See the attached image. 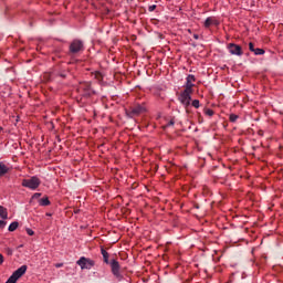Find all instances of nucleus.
Listing matches in <instances>:
<instances>
[{"label": "nucleus", "instance_id": "obj_1", "mask_svg": "<svg viewBox=\"0 0 283 283\" xmlns=\"http://www.w3.org/2000/svg\"><path fill=\"white\" fill-rule=\"evenodd\" d=\"M28 271V265H22L18 270H15L10 277L7 280L6 283H17L23 275H25V272Z\"/></svg>", "mask_w": 283, "mask_h": 283}, {"label": "nucleus", "instance_id": "obj_2", "mask_svg": "<svg viewBox=\"0 0 283 283\" xmlns=\"http://www.w3.org/2000/svg\"><path fill=\"white\" fill-rule=\"evenodd\" d=\"M96 262L90 258L82 256L80 260L76 261V265L82 269V271H90L94 269Z\"/></svg>", "mask_w": 283, "mask_h": 283}, {"label": "nucleus", "instance_id": "obj_3", "mask_svg": "<svg viewBox=\"0 0 283 283\" xmlns=\"http://www.w3.org/2000/svg\"><path fill=\"white\" fill-rule=\"evenodd\" d=\"M41 185V179L38 177H31L30 179L22 180V187H27L28 189H39V186Z\"/></svg>", "mask_w": 283, "mask_h": 283}, {"label": "nucleus", "instance_id": "obj_4", "mask_svg": "<svg viewBox=\"0 0 283 283\" xmlns=\"http://www.w3.org/2000/svg\"><path fill=\"white\" fill-rule=\"evenodd\" d=\"M193 93V91H189L185 88L184 92H181L180 96H179V101L181 104H184L185 107H189V105H191V94Z\"/></svg>", "mask_w": 283, "mask_h": 283}, {"label": "nucleus", "instance_id": "obj_5", "mask_svg": "<svg viewBox=\"0 0 283 283\" xmlns=\"http://www.w3.org/2000/svg\"><path fill=\"white\" fill-rule=\"evenodd\" d=\"M145 106L136 105L132 107L129 111H126V114L127 116H129V118H134V116H140V114H145Z\"/></svg>", "mask_w": 283, "mask_h": 283}, {"label": "nucleus", "instance_id": "obj_6", "mask_svg": "<svg viewBox=\"0 0 283 283\" xmlns=\"http://www.w3.org/2000/svg\"><path fill=\"white\" fill-rule=\"evenodd\" d=\"M83 50V41L81 40H74L70 45V52L71 54H78Z\"/></svg>", "mask_w": 283, "mask_h": 283}, {"label": "nucleus", "instance_id": "obj_7", "mask_svg": "<svg viewBox=\"0 0 283 283\" xmlns=\"http://www.w3.org/2000/svg\"><path fill=\"white\" fill-rule=\"evenodd\" d=\"M228 50L230 54H233L235 56H242V48L238 44H233V43L228 44Z\"/></svg>", "mask_w": 283, "mask_h": 283}, {"label": "nucleus", "instance_id": "obj_8", "mask_svg": "<svg viewBox=\"0 0 283 283\" xmlns=\"http://www.w3.org/2000/svg\"><path fill=\"white\" fill-rule=\"evenodd\" d=\"M111 269H112L113 275H116V277H118L120 275V264L118 263V261L112 260Z\"/></svg>", "mask_w": 283, "mask_h": 283}, {"label": "nucleus", "instance_id": "obj_9", "mask_svg": "<svg viewBox=\"0 0 283 283\" xmlns=\"http://www.w3.org/2000/svg\"><path fill=\"white\" fill-rule=\"evenodd\" d=\"M193 83H196V76L193 75H188L187 76V83H186V88L189 90L190 92H193Z\"/></svg>", "mask_w": 283, "mask_h": 283}, {"label": "nucleus", "instance_id": "obj_10", "mask_svg": "<svg viewBox=\"0 0 283 283\" xmlns=\"http://www.w3.org/2000/svg\"><path fill=\"white\" fill-rule=\"evenodd\" d=\"M211 25H220V22L216 18H207L205 21V28H211Z\"/></svg>", "mask_w": 283, "mask_h": 283}, {"label": "nucleus", "instance_id": "obj_11", "mask_svg": "<svg viewBox=\"0 0 283 283\" xmlns=\"http://www.w3.org/2000/svg\"><path fill=\"white\" fill-rule=\"evenodd\" d=\"M0 218L2 220H8V209L3 206H0Z\"/></svg>", "mask_w": 283, "mask_h": 283}, {"label": "nucleus", "instance_id": "obj_12", "mask_svg": "<svg viewBox=\"0 0 283 283\" xmlns=\"http://www.w3.org/2000/svg\"><path fill=\"white\" fill-rule=\"evenodd\" d=\"M9 171L8 166L6 164L0 163V178L1 176H6V174Z\"/></svg>", "mask_w": 283, "mask_h": 283}, {"label": "nucleus", "instance_id": "obj_13", "mask_svg": "<svg viewBox=\"0 0 283 283\" xmlns=\"http://www.w3.org/2000/svg\"><path fill=\"white\" fill-rule=\"evenodd\" d=\"M102 255H103L105 264H109V253H107L106 250L103 248H102Z\"/></svg>", "mask_w": 283, "mask_h": 283}, {"label": "nucleus", "instance_id": "obj_14", "mask_svg": "<svg viewBox=\"0 0 283 283\" xmlns=\"http://www.w3.org/2000/svg\"><path fill=\"white\" fill-rule=\"evenodd\" d=\"M78 90H85L87 95L91 94L90 92V83H84V84H81L80 88Z\"/></svg>", "mask_w": 283, "mask_h": 283}, {"label": "nucleus", "instance_id": "obj_15", "mask_svg": "<svg viewBox=\"0 0 283 283\" xmlns=\"http://www.w3.org/2000/svg\"><path fill=\"white\" fill-rule=\"evenodd\" d=\"M19 229V222L14 221L9 226V231H17Z\"/></svg>", "mask_w": 283, "mask_h": 283}, {"label": "nucleus", "instance_id": "obj_16", "mask_svg": "<svg viewBox=\"0 0 283 283\" xmlns=\"http://www.w3.org/2000/svg\"><path fill=\"white\" fill-rule=\"evenodd\" d=\"M49 205H50V199H48V198L40 199L41 207H48Z\"/></svg>", "mask_w": 283, "mask_h": 283}, {"label": "nucleus", "instance_id": "obj_17", "mask_svg": "<svg viewBox=\"0 0 283 283\" xmlns=\"http://www.w3.org/2000/svg\"><path fill=\"white\" fill-rule=\"evenodd\" d=\"M254 54L256 55V56H260V55H262V54H264V50L263 49H254Z\"/></svg>", "mask_w": 283, "mask_h": 283}, {"label": "nucleus", "instance_id": "obj_18", "mask_svg": "<svg viewBox=\"0 0 283 283\" xmlns=\"http://www.w3.org/2000/svg\"><path fill=\"white\" fill-rule=\"evenodd\" d=\"M192 107H196V109H198V107H200V101L198 99L192 101Z\"/></svg>", "mask_w": 283, "mask_h": 283}, {"label": "nucleus", "instance_id": "obj_19", "mask_svg": "<svg viewBox=\"0 0 283 283\" xmlns=\"http://www.w3.org/2000/svg\"><path fill=\"white\" fill-rule=\"evenodd\" d=\"M176 125V120L172 118L170 119L165 127H174Z\"/></svg>", "mask_w": 283, "mask_h": 283}, {"label": "nucleus", "instance_id": "obj_20", "mask_svg": "<svg viewBox=\"0 0 283 283\" xmlns=\"http://www.w3.org/2000/svg\"><path fill=\"white\" fill-rule=\"evenodd\" d=\"M235 120H238V115L231 114V115H230V122H231V123H235Z\"/></svg>", "mask_w": 283, "mask_h": 283}, {"label": "nucleus", "instance_id": "obj_21", "mask_svg": "<svg viewBox=\"0 0 283 283\" xmlns=\"http://www.w3.org/2000/svg\"><path fill=\"white\" fill-rule=\"evenodd\" d=\"M249 50H250V52H254L255 51V46L253 45V42L249 43Z\"/></svg>", "mask_w": 283, "mask_h": 283}, {"label": "nucleus", "instance_id": "obj_22", "mask_svg": "<svg viewBox=\"0 0 283 283\" xmlns=\"http://www.w3.org/2000/svg\"><path fill=\"white\" fill-rule=\"evenodd\" d=\"M206 115L207 116H213V111L212 109H206Z\"/></svg>", "mask_w": 283, "mask_h": 283}, {"label": "nucleus", "instance_id": "obj_23", "mask_svg": "<svg viewBox=\"0 0 283 283\" xmlns=\"http://www.w3.org/2000/svg\"><path fill=\"white\" fill-rule=\"evenodd\" d=\"M28 235H34V230L27 228Z\"/></svg>", "mask_w": 283, "mask_h": 283}, {"label": "nucleus", "instance_id": "obj_24", "mask_svg": "<svg viewBox=\"0 0 283 283\" xmlns=\"http://www.w3.org/2000/svg\"><path fill=\"white\" fill-rule=\"evenodd\" d=\"M6 224H7V222H6V221L0 220V229H4V228H6Z\"/></svg>", "mask_w": 283, "mask_h": 283}, {"label": "nucleus", "instance_id": "obj_25", "mask_svg": "<svg viewBox=\"0 0 283 283\" xmlns=\"http://www.w3.org/2000/svg\"><path fill=\"white\" fill-rule=\"evenodd\" d=\"M3 262H4L3 254H0V266H1V264H3Z\"/></svg>", "mask_w": 283, "mask_h": 283}, {"label": "nucleus", "instance_id": "obj_26", "mask_svg": "<svg viewBox=\"0 0 283 283\" xmlns=\"http://www.w3.org/2000/svg\"><path fill=\"white\" fill-rule=\"evenodd\" d=\"M63 266V263H56L55 269H61Z\"/></svg>", "mask_w": 283, "mask_h": 283}, {"label": "nucleus", "instance_id": "obj_27", "mask_svg": "<svg viewBox=\"0 0 283 283\" xmlns=\"http://www.w3.org/2000/svg\"><path fill=\"white\" fill-rule=\"evenodd\" d=\"M149 10H150V12H154V10H156V6H150Z\"/></svg>", "mask_w": 283, "mask_h": 283}, {"label": "nucleus", "instance_id": "obj_28", "mask_svg": "<svg viewBox=\"0 0 283 283\" xmlns=\"http://www.w3.org/2000/svg\"><path fill=\"white\" fill-rule=\"evenodd\" d=\"M41 197V193L36 192L33 195V198H40Z\"/></svg>", "mask_w": 283, "mask_h": 283}, {"label": "nucleus", "instance_id": "obj_29", "mask_svg": "<svg viewBox=\"0 0 283 283\" xmlns=\"http://www.w3.org/2000/svg\"><path fill=\"white\" fill-rule=\"evenodd\" d=\"M193 39L199 40L200 36L198 34H193Z\"/></svg>", "mask_w": 283, "mask_h": 283}, {"label": "nucleus", "instance_id": "obj_30", "mask_svg": "<svg viewBox=\"0 0 283 283\" xmlns=\"http://www.w3.org/2000/svg\"><path fill=\"white\" fill-rule=\"evenodd\" d=\"M46 216H52V214H50V213H46Z\"/></svg>", "mask_w": 283, "mask_h": 283}]
</instances>
